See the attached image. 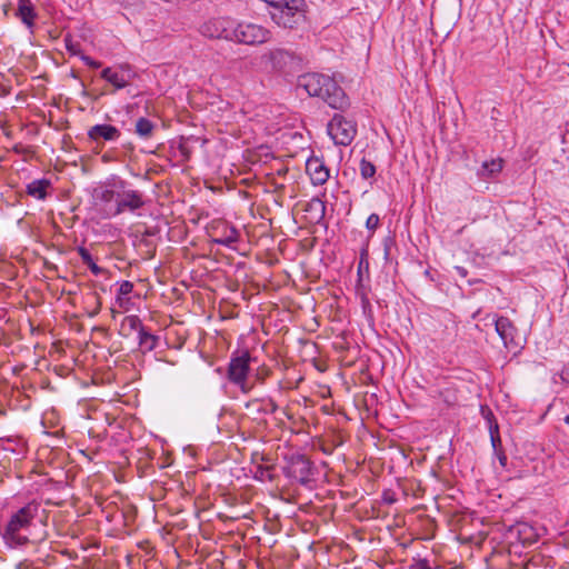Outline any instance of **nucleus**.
Here are the masks:
<instances>
[{
	"label": "nucleus",
	"instance_id": "nucleus-10",
	"mask_svg": "<svg viewBox=\"0 0 569 569\" xmlns=\"http://www.w3.org/2000/svg\"><path fill=\"white\" fill-rule=\"evenodd\" d=\"M311 473L312 463L306 456L295 455L290 458L289 465L286 468L287 477L297 480L301 485H306L310 481Z\"/></svg>",
	"mask_w": 569,
	"mask_h": 569
},
{
	"label": "nucleus",
	"instance_id": "nucleus-34",
	"mask_svg": "<svg viewBox=\"0 0 569 569\" xmlns=\"http://www.w3.org/2000/svg\"><path fill=\"white\" fill-rule=\"evenodd\" d=\"M499 461H500L501 466L505 467L506 463H507V457L505 455H500L499 456Z\"/></svg>",
	"mask_w": 569,
	"mask_h": 569
},
{
	"label": "nucleus",
	"instance_id": "nucleus-16",
	"mask_svg": "<svg viewBox=\"0 0 569 569\" xmlns=\"http://www.w3.org/2000/svg\"><path fill=\"white\" fill-rule=\"evenodd\" d=\"M117 196L113 189L104 186L96 188L92 193L96 204L101 206L104 213L106 209L108 210L110 207H114L112 202L113 200L117 201Z\"/></svg>",
	"mask_w": 569,
	"mask_h": 569
},
{
	"label": "nucleus",
	"instance_id": "nucleus-23",
	"mask_svg": "<svg viewBox=\"0 0 569 569\" xmlns=\"http://www.w3.org/2000/svg\"><path fill=\"white\" fill-rule=\"evenodd\" d=\"M360 174L363 179H370L376 174V167L372 162L362 158L359 164Z\"/></svg>",
	"mask_w": 569,
	"mask_h": 569
},
{
	"label": "nucleus",
	"instance_id": "nucleus-32",
	"mask_svg": "<svg viewBox=\"0 0 569 569\" xmlns=\"http://www.w3.org/2000/svg\"><path fill=\"white\" fill-rule=\"evenodd\" d=\"M455 269H456V271L458 272V274H459L460 277H462V278H465V277L468 274L467 269H466V268H463V267H459V266H457Z\"/></svg>",
	"mask_w": 569,
	"mask_h": 569
},
{
	"label": "nucleus",
	"instance_id": "nucleus-20",
	"mask_svg": "<svg viewBox=\"0 0 569 569\" xmlns=\"http://www.w3.org/2000/svg\"><path fill=\"white\" fill-rule=\"evenodd\" d=\"M502 170V160L501 159H492L490 161H485L481 166V170L478 174L482 178L493 177Z\"/></svg>",
	"mask_w": 569,
	"mask_h": 569
},
{
	"label": "nucleus",
	"instance_id": "nucleus-6",
	"mask_svg": "<svg viewBox=\"0 0 569 569\" xmlns=\"http://www.w3.org/2000/svg\"><path fill=\"white\" fill-rule=\"evenodd\" d=\"M250 355L248 351L242 352L240 356L231 357L228 365L227 378L228 380L238 386L243 393L251 390L248 383Z\"/></svg>",
	"mask_w": 569,
	"mask_h": 569
},
{
	"label": "nucleus",
	"instance_id": "nucleus-18",
	"mask_svg": "<svg viewBox=\"0 0 569 569\" xmlns=\"http://www.w3.org/2000/svg\"><path fill=\"white\" fill-rule=\"evenodd\" d=\"M49 187L50 181L47 179L33 180L27 186V192L36 199L43 200Z\"/></svg>",
	"mask_w": 569,
	"mask_h": 569
},
{
	"label": "nucleus",
	"instance_id": "nucleus-31",
	"mask_svg": "<svg viewBox=\"0 0 569 569\" xmlns=\"http://www.w3.org/2000/svg\"><path fill=\"white\" fill-rule=\"evenodd\" d=\"M416 569H432V568L429 566L428 561L426 559H423L417 563Z\"/></svg>",
	"mask_w": 569,
	"mask_h": 569
},
{
	"label": "nucleus",
	"instance_id": "nucleus-12",
	"mask_svg": "<svg viewBox=\"0 0 569 569\" xmlns=\"http://www.w3.org/2000/svg\"><path fill=\"white\" fill-rule=\"evenodd\" d=\"M291 59L289 52L282 49H273L261 56V63L266 69L281 70Z\"/></svg>",
	"mask_w": 569,
	"mask_h": 569
},
{
	"label": "nucleus",
	"instance_id": "nucleus-19",
	"mask_svg": "<svg viewBox=\"0 0 569 569\" xmlns=\"http://www.w3.org/2000/svg\"><path fill=\"white\" fill-rule=\"evenodd\" d=\"M18 16L28 27L33 24L34 11L29 0H19Z\"/></svg>",
	"mask_w": 569,
	"mask_h": 569
},
{
	"label": "nucleus",
	"instance_id": "nucleus-2",
	"mask_svg": "<svg viewBox=\"0 0 569 569\" xmlns=\"http://www.w3.org/2000/svg\"><path fill=\"white\" fill-rule=\"evenodd\" d=\"M298 88L303 89L311 97L320 98L328 103V107H337L339 99L343 97L342 90L332 77L318 72L300 76Z\"/></svg>",
	"mask_w": 569,
	"mask_h": 569
},
{
	"label": "nucleus",
	"instance_id": "nucleus-22",
	"mask_svg": "<svg viewBox=\"0 0 569 569\" xmlns=\"http://www.w3.org/2000/svg\"><path fill=\"white\" fill-rule=\"evenodd\" d=\"M158 343V337L146 331V329H140L139 332V345L146 351H152Z\"/></svg>",
	"mask_w": 569,
	"mask_h": 569
},
{
	"label": "nucleus",
	"instance_id": "nucleus-26",
	"mask_svg": "<svg viewBox=\"0 0 569 569\" xmlns=\"http://www.w3.org/2000/svg\"><path fill=\"white\" fill-rule=\"evenodd\" d=\"M379 221H380V219H379L378 214H376V213L370 214L366 221L367 229L372 230V231L376 230L379 226Z\"/></svg>",
	"mask_w": 569,
	"mask_h": 569
},
{
	"label": "nucleus",
	"instance_id": "nucleus-25",
	"mask_svg": "<svg viewBox=\"0 0 569 569\" xmlns=\"http://www.w3.org/2000/svg\"><path fill=\"white\" fill-rule=\"evenodd\" d=\"M132 290H133V284H132V282L127 281V280H126V281H122V282L120 283L119 289H118V297H117V300H118V301H121V297H122V296H128L129 293H131V292H132Z\"/></svg>",
	"mask_w": 569,
	"mask_h": 569
},
{
	"label": "nucleus",
	"instance_id": "nucleus-28",
	"mask_svg": "<svg viewBox=\"0 0 569 569\" xmlns=\"http://www.w3.org/2000/svg\"><path fill=\"white\" fill-rule=\"evenodd\" d=\"M277 410H278V406L272 399L269 398L268 400H266V405H264L266 412L273 413Z\"/></svg>",
	"mask_w": 569,
	"mask_h": 569
},
{
	"label": "nucleus",
	"instance_id": "nucleus-3",
	"mask_svg": "<svg viewBox=\"0 0 569 569\" xmlns=\"http://www.w3.org/2000/svg\"><path fill=\"white\" fill-rule=\"evenodd\" d=\"M269 13L277 26L293 29L306 20V3L303 0H282Z\"/></svg>",
	"mask_w": 569,
	"mask_h": 569
},
{
	"label": "nucleus",
	"instance_id": "nucleus-30",
	"mask_svg": "<svg viewBox=\"0 0 569 569\" xmlns=\"http://www.w3.org/2000/svg\"><path fill=\"white\" fill-rule=\"evenodd\" d=\"M67 49L71 54H80V51L78 50L77 46L73 43H67Z\"/></svg>",
	"mask_w": 569,
	"mask_h": 569
},
{
	"label": "nucleus",
	"instance_id": "nucleus-29",
	"mask_svg": "<svg viewBox=\"0 0 569 569\" xmlns=\"http://www.w3.org/2000/svg\"><path fill=\"white\" fill-rule=\"evenodd\" d=\"M16 569H33V567L30 561L23 560L17 563Z\"/></svg>",
	"mask_w": 569,
	"mask_h": 569
},
{
	"label": "nucleus",
	"instance_id": "nucleus-13",
	"mask_svg": "<svg viewBox=\"0 0 569 569\" xmlns=\"http://www.w3.org/2000/svg\"><path fill=\"white\" fill-rule=\"evenodd\" d=\"M306 169L313 184L320 186L329 179V170L318 158H311L307 161Z\"/></svg>",
	"mask_w": 569,
	"mask_h": 569
},
{
	"label": "nucleus",
	"instance_id": "nucleus-17",
	"mask_svg": "<svg viewBox=\"0 0 569 569\" xmlns=\"http://www.w3.org/2000/svg\"><path fill=\"white\" fill-rule=\"evenodd\" d=\"M157 130V123L147 118H139L134 123V132L144 140L152 138Z\"/></svg>",
	"mask_w": 569,
	"mask_h": 569
},
{
	"label": "nucleus",
	"instance_id": "nucleus-5",
	"mask_svg": "<svg viewBox=\"0 0 569 569\" xmlns=\"http://www.w3.org/2000/svg\"><path fill=\"white\" fill-rule=\"evenodd\" d=\"M270 39L271 31L268 28L253 22L236 21L234 39L232 41L248 46H257L262 44Z\"/></svg>",
	"mask_w": 569,
	"mask_h": 569
},
{
	"label": "nucleus",
	"instance_id": "nucleus-11",
	"mask_svg": "<svg viewBox=\"0 0 569 569\" xmlns=\"http://www.w3.org/2000/svg\"><path fill=\"white\" fill-rule=\"evenodd\" d=\"M496 332L501 338L506 348H519L520 343L517 341V329L507 317L500 316L493 318Z\"/></svg>",
	"mask_w": 569,
	"mask_h": 569
},
{
	"label": "nucleus",
	"instance_id": "nucleus-9",
	"mask_svg": "<svg viewBox=\"0 0 569 569\" xmlns=\"http://www.w3.org/2000/svg\"><path fill=\"white\" fill-rule=\"evenodd\" d=\"M144 204L141 192L137 190H127L117 196V203L114 207L106 209V217H116L121 214L124 210L134 211Z\"/></svg>",
	"mask_w": 569,
	"mask_h": 569
},
{
	"label": "nucleus",
	"instance_id": "nucleus-27",
	"mask_svg": "<svg viewBox=\"0 0 569 569\" xmlns=\"http://www.w3.org/2000/svg\"><path fill=\"white\" fill-rule=\"evenodd\" d=\"M80 58H81V60H82L87 66H89V67H91V68L97 69V68H99V67L101 66V63H100L99 61H96V60L91 59V58H90V57H88V56L80 54Z\"/></svg>",
	"mask_w": 569,
	"mask_h": 569
},
{
	"label": "nucleus",
	"instance_id": "nucleus-33",
	"mask_svg": "<svg viewBox=\"0 0 569 569\" xmlns=\"http://www.w3.org/2000/svg\"><path fill=\"white\" fill-rule=\"evenodd\" d=\"M97 305H98V306H97L96 310H94L93 312H91V313H90V316H91V317L97 316V315L99 313V311H100L101 303H100V301H99V298H98V297H97Z\"/></svg>",
	"mask_w": 569,
	"mask_h": 569
},
{
	"label": "nucleus",
	"instance_id": "nucleus-4",
	"mask_svg": "<svg viewBox=\"0 0 569 569\" xmlns=\"http://www.w3.org/2000/svg\"><path fill=\"white\" fill-rule=\"evenodd\" d=\"M327 132L337 146H349L356 134V122L341 113H336L327 126Z\"/></svg>",
	"mask_w": 569,
	"mask_h": 569
},
{
	"label": "nucleus",
	"instance_id": "nucleus-15",
	"mask_svg": "<svg viewBox=\"0 0 569 569\" xmlns=\"http://www.w3.org/2000/svg\"><path fill=\"white\" fill-rule=\"evenodd\" d=\"M213 230L219 232V237L212 239L217 244L231 247V244L237 242L239 239V232L237 229L224 222L218 223Z\"/></svg>",
	"mask_w": 569,
	"mask_h": 569
},
{
	"label": "nucleus",
	"instance_id": "nucleus-14",
	"mask_svg": "<svg viewBox=\"0 0 569 569\" xmlns=\"http://www.w3.org/2000/svg\"><path fill=\"white\" fill-rule=\"evenodd\" d=\"M88 136L94 141H114L120 137V131L111 124H96L89 129Z\"/></svg>",
	"mask_w": 569,
	"mask_h": 569
},
{
	"label": "nucleus",
	"instance_id": "nucleus-21",
	"mask_svg": "<svg viewBox=\"0 0 569 569\" xmlns=\"http://www.w3.org/2000/svg\"><path fill=\"white\" fill-rule=\"evenodd\" d=\"M78 253L82 260V262L84 264H87L89 267V269L91 270V272L96 276H99L101 274L104 269L99 267L92 259V256L90 254V252L83 248V247H79L78 248Z\"/></svg>",
	"mask_w": 569,
	"mask_h": 569
},
{
	"label": "nucleus",
	"instance_id": "nucleus-7",
	"mask_svg": "<svg viewBox=\"0 0 569 569\" xmlns=\"http://www.w3.org/2000/svg\"><path fill=\"white\" fill-rule=\"evenodd\" d=\"M236 21L228 17H216L204 21L199 32L209 39H224L232 41L234 39Z\"/></svg>",
	"mask_w": 569,
	"mask_h": 569
},
{
	"label": "nucleus",
	"instance_id": "nucleus-35",
	"mask_svg": "<svg viewBox=\"0 0 569 569\" xmlns=\"http://www.w3.org/2000/svg\"><path fill=\"white\" fill-rule=\"evenodd\" d=\"M490 432H491L492 446H493V447H496V439H495V437H493V431H492V429L490 430Z\"/></svg>",
	"mask_w": 569,
	"mask_h": 569
},
{
	"label": "nucleus",
	"instance_id": "nucleus-8",
	"mask_svg": "<svg viewBox=\"0 0 569 569\" xmlns=\"http://www.w3.org/2000/svg\"><path fill=\"white\" fill-rule=\"evenodd\" d=\"M137 77L138 72L127 63L108 67L101 71V78L116 90L130 86Z\"/></svg>",
	"mask_w": 569,
	"mask_h": 569
},
{
	"label": "nucleus",
	"instance_id": "nucleus-24",
	"mask_svg": "<svg viewBox=\"0 0 569 569\" xmlns=\"http://www.w3.org/2000/svg\"><path fill=\"white\" fill-rule=\"evenodd\" d=\"M128 325L130 330L140 332V329H144L142 322L138 316L131 315L124 318L123 326Z\"/></svg>",
	"mask_w": 569,
	"mask_h": 569
},
{
	"label": "nucleus",
	"instance_id": "nucleus-1",
	"mask_svg": "<svg viewBox=\"0 0 569 569\" xmlns=\"http://www.w3.org/2000/svg\"><path fill=\"white\" fill-rule=\"evenodd\" d=\"M39 511L40 505L31 501L10 515L1 531V538L7 548L22 549L34 542L32 529Z\"/></svg>",
	"mask_w": 569,
	"mask_h": 569
},
{
	"label": "nucleus",
	"instance_id": "nucleus-36",
	"mask_svg": "<svg viewBox=\"0 0 569 569\" xmlns=\"http://www.w3.org/2000/svg\"><path fill=\"white\" fill-rule=\"evenodd\" d=\"M566 423L569 426V415L565 418Z\"/></svg>",
	"mask_w": 569,
	"mask_h": 569
}]
</instances>
